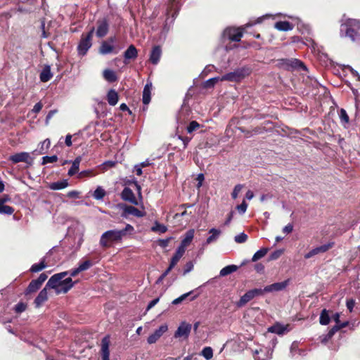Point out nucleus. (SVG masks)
Instances as JSON below:
<instances>
[{
  "label": "nucleus",
  "mask_w": 360,
  "mask_h": 360,
  "mask_svg": "<svg viewBox=\"0 0 360 360\" xmlns=\"http://www.w3.org/2000/svg\"><path fill=\"white\" fill-rule=\"evenodd\" d=\"M193 269V264L192 262H188L186 265L184 270V275H186V274L191 271Z\"/></svg>",
  "instance_id": "obj_56"
},
{
  "label": "nucleus",
  "mask_w": 360,
  "mask_h": 360,
  "mask_svg": "<svg viewBox=\"0 0 360 360\" xmlns=\"http://www.w3.org/2000/svg\"><path fill=\"white\" fill-rule=\"evenodd\" d=\"M110 335H105L101 340V353L102 356V360H110Z\"/></svg>",
  "instance_id": "obj_13"
},
{
  "label": "nucleus",
  "mask_w": 360,
  "mask_h": 360,
  "mask_svg": "<svg viewBox=\"0 0 360 360\" xmlns=\"http://www.w3.org/2000/svg\"><path fill=\"white\" fill-rule=\"evenodd\" d=\"M200 127V124H198L196 121H192L190 122L188 126L187 127V131L189 134H191L194 131L199 129Z\"/></svg>",
  "instance_id": "obj_48"
},
{
  "label": "nucleus",
  "mask_w": 360,
  "mask_h": 360,
  "mask_svg": "<svg viewBox=\"0 0 360 360\" xmlns=\"http://www.w3.org/2000/svg\"><path fill=\"white\" fill-rule=\"evenodd\" d=\"M332 245H333L332 243H328V244L323 245L321 246L313 248L311 250H310L309 252H307L304 255V258L309 259V258L313 257L314 256L319 255L320 253L326 252V251H328L329 249L331 248Z\"/></svg>",
  "instance_id": "obj_17"
},
{
  "label": "nucleus",
  "mask_w": 360,
  "mask_h": 360,
  "mask_svg": "<svg viewBox=\"0 0 360 360\" xmlns=\"http://www.w3.org/2000/svg\"><path fill=\"white\" fill-rule=\"evenodd\" d=\"M248 206V203L243 200L241 204L236 206V210L238 211L239 214H243L246 212Z\"/></svg>",
  "instance_id": "obj_51"
},
{
  "label": "nucleus",
  "mask_w": 360,
  "mask_h": 360,
  "mask_svg": "<svg viewBox=\"0 0 360 360\" xmlns=\"http://www.w3.org/2000/svg\"><path fill=\"white\" fill-rule=\"evenodd\" d=\"M68 186V180L64 179L59 181L53 182L49 184V188L53 191L61 190Z\"/></svg>",
  "instance_id": "obj_33"
},
{
  "label": "nucleus",
  "mask_w": 360,
  "mask_h": 360,
  "mask_svg": "<svg viewBox=\"0 0 360 360\" xmlns=\"http://www.w3.org/2000/svg\"><path fill=\"white\" fill-rule=\"evenodd\" d=\"M118 50H116L114 46L109 43V41H103L100 48L99 53L102 55H107L112 53H117Z\"/></svg>",
  "instance_id": "obj_19"
},
{
  "label": "nucleus",
  "mask_w": 360,
  "mask_h": 360,
  "mask_svg": "<svg viewBox=\"0 0 360 360\" xmlns=\"http://www.w3.org/2000/svg\"><path fill=\"white\" fill-rule=\"evenodd\" d=\"M238 269L237 266L236 265H228L225 267H224L222 269H221L219 272L220 276H226L229 274H231V273L236 271Z\"/></svg>",
  "instance_id": "obj_37"
},
{
  "label": "nucleus",
  "mask_w": 360,
  "mask_h": 360,
  "mask_svg": "<svg viewBox=\"0 0 360 360\" xmlns=\"http://www.w3.org/2000/svg\"><path fill=\"white\" fill-rule=\"evenodd\" d=\"M181 4L180 0H169L166 15H167V20H169V16L171 15L173 21L178 14L180 9Z\"/></svg>",
  "instance_id": "obj_9"
},
{
  "label": "nucleus",
  "mask_w": 360,
  "mask_h": 360,
  "mask_svg": "<svg viewBox=\"0 0 360 360\" xmlns=\"http://www.w3.org/2000/svg\"><path fill=\"white\" fill-rule=\"evenodd\" d=\"M47 279V276L46 274L44 273H42L39 275V276L38 277L37 279H36L35 281L40 285H41L42 283Z\"/></svg>",
  "instance_id": "obj_58"
},
{
  "label": "nucleus",
  "mask_w": 360,
  "mask_h": 360,
  "mask_svg": "<svg viewBox=\"0 0 360 360\" xmlns=\"http://www.w3.org/2000/svg\"><path fill=\"white\" fill-rule=\"evenodd\" d=\"M121 198L122 200L125 201H128L131 202L133 205H138L139 202L136 200L134 192L132 190L128 187H125L122 193H121Z\"/></svg>",
  "instance_id": "obj_18"
},
{
  "label": "nucleus",
  "mask_w": 360,
  "mask_h": 360,
  "mask_svg": "<svg viewBox=\"0 0 360 360\" xmlns=\"http://www.w3.org/2000/svg\"><path fill=\"white\" fill-rule=\"evenodd\" d=\"M293 230V226L292 224H288L283 229V232L285 234L290 233Z\"/></svg>",
  "instance_id": "obj_61"
},
{
  "label": "nucleus",
  "mask_w": 360,
  "mask_h": 360,
  "mask_svg": "<svg viewBox=\"0 0 360 360\" xmlns=\"http://www.w3.org/2000/svg\"><path fill=\"white\" fill-rule=\"evenodd\" d=\"M13 163L16 164L19 162H25L28 165L33 164L34 159L30 156L27 152H20L11 155L8 158Z\"/></svg>",
  "instance_id": "obj_8"
},
{
  "label": "nucleus",
  "mask_w": 360,
  "mask_h": 360,
  "mask_svg": "<svg viewBox=\"0 0 360 360\" xmlns=\"http://www.w3.org/2000/svg\"><path fill=\"white\" fill-rule=\"evenodd\" d=\"M49 288H46V285L44 289H42L37 297L34 300V304L37 307H39L45 301L48 299V293H47V289Z\"/></svg>",
  "instance_id": "obj_23"
},
{
  "label": "nucleus",
  "mask_w": 360,
  "mask_h": 360,
  "mask_svg": "<svg viewBox=\"0 0 360 360\" xmlns=\"http://www.w3.org/2000/svg\"><path fill=\"white\" fill-rule=\"evenodd\" d=\"M16 313H21L26 309V304L22 302L18 303L14 308Z\"/></svg>",
  "instance_id": "obj_54"
},
{
  "label": "nucleus",
  "mask_w": 360,
  "mask_h": 360,
  "mask_svg": "<svg viewBox=\"0 0 360 360\" xmlns=\"http://www.w3.org/2000/svg\"><path fill=\"white\" fill-rule=\"evenodd\" d=\"M201 354L205 359L210 360L213 356V350L210 347H206L202 350Z\"/></svg>",
  "instance_id": "obj_46"
},
{
  "label": "nucleus",
  "mask_w": 360,
  "mask_h": 360,
  "mask_svg": "<svg viewBox=\"0 0 360 360\" xmlns=\"http://www.w3.org/2000/svg\"><path fill=\"white\" fill-rule=\"evenodd\" d=\"M185 250L183 248L178 247L174 256L172 257L169 265L171 267H174L180 259L182 257L185 252Z\"/></svg>",
  "instance_id": "obj_26"
},
{
  "label": "nucleus",
  "mask_w": 360,
  "mask_h": 360,
  "mask_svg": "<svg viewBox=\"0 0 360 360\" xmlns=\"http://www.w3.org/2000/svg\"><path fill=\"white\" fill-rule=\"evenodd\" d=\"M119 96L118 94L115 89H110L107 94V101L109 105L114 106L118 102Z\"/></svg>",
  "instance_id": "obj_30"
},
{
  "label": "nucleus",
  "mask_w": 360,
  "mask_h": 360,
  "mask_svg": "<svg viewBox=\"0 0 360 360\" xmlns=\"http://www.w3.org/2000/svg\"><path fill=\"white\" fill-rule=\"evenodd\" d=\"M151 90H152V83L148 82L143 91V103L145 105H148L150 101L151 96Z\"/></svg>",
  "instance_id": "obj_25"
},
{
  "label": "nucleus",
  "mask_w": 360,
  "mask_h": 360,
  "mask_svg": "<svg viewBox=\"0 0 360 360\" xmlns=\"http://www.w3.org/2000/svg\"><path fill=\"white\" fill-rule=\"evenodd\" d=\"M45 262V258H43L41 262L38 264H34L30 268V271L33 273L39 272L46 267Z\"/></svg>",
  "instance_id": "obj_38"
},
{
  "label": "nucleus",
  "mask_w": 360,
  "mask_h": 360,
  "mask_svg": "<svg viewBox=\"0 0 360 360\" xmlns=\"http://www.w3.org/2000/svg\"><path fill=\"white\" fill-rule=\"evenodd\" d=\"M171 239H172V238L169 237L166 239L160 240L158 242V244L160 247L165 248L168 246V244H169V241L171 240Z\"/></svg>",
  "instance_id": "obj_57"
},
{
  "label": "nucleus",
  "mask_w": 360,
  "mask_h": 360,
  "mask_svg": "<svg viewBox=\"0 0 360 360\" xmlns=\"http://www.w3.org/2000/svg\"><path fill=\"white\" fill-rule=\"evenodd\" d=\"M251 72L250 68L243 67L235 70L233 72H229L223 75L221 78L223 81L240 82L245 77L248 76Z\"/></svg>",
  "instance_id": "obj_4"
},
{
  "label": "nucleus",
  "mask_w": 360,
  "mask_h": 360,
  "mask_svg": "<svg viewBox=\"0 0 360 360\" xmlns=\"http://www.w3.org/2000/svg\"><path fill=\"white\" fill-rule=\"evenodd\" d=\"M95 28L92 27L87 34H82L80 41L77 46V51L79 55L84 56L92 46V37Z\"/></svg>",
  "instance_id": "obj_5"
},
{
  "label": "nucleus",
  "mask_w": 360,
  "mask_h": 360,
  "mask_svg": "<svg viewBox=\"0 0 360 360\" xmlns=\"http://www.w3.org/2000/svg\"><path fill=\"white\" fill-rule=\"evenodd\" d=\"M80 272H82L81 270L79 269V267H77V268L68 271V275H70V278L75 277Z\"/></svg>",
  "instance_id": "obj_64"
},
{
  "label": "nucleus",
  "mask_w": 360,
  "mask_h": 360,
  "mask_svg": "<svg viewBox=\"0 0 360 360\" xmlns=\"http://www.w3.org/2000/svg\"><path fill=\"white\" fill-rule=\"evenodd\" d=\"M161 56V49L160 46H155L151 51L150 60V62L156 65L160 60Z\"/></svg>",
  "instance_id": "obj_27"
},
{
  "label": "nucleus",
  "mask_w": 360,
  "mask_h": 360,
  "mask_svg": "<svg viewBox=\"0 0 360 360\" xmlns=\"http://www.w3.org/2000/svg\"><path fill=\"white\" fill-rule=\"evenodd\" d=\"M195 231L194 229H190L185 233L184 238L181 242V244L179 247L183 248L184 250H186V248L190 243L192 242L194 237Z\"/></svg>",
  "instance_id": "obj_21"
},
{
  "label": "nucleus",
  "mask_w": 360,
  "mask_h": 360,
  "mask_svg": "<svg viewBox=\"0 0 360 360\" xmlns=\"http://www.w3.org/2000/svg\"><path fill=\"white\" fill-rule=\"evenodd\" d=\"M151 231H153V232L163 233L167 231V228L165 225L160 224L158 221H156L155 222L154 226H152Z\"/></svg>",
  "instance_id": "obj_39"
},
{
  "label": "nucleus",
  "mask_w": 360,
  "mask_h": 360,
  "mask_svg": "<svg viewBox=\"0 0 360 360\" xmlns=\"http://www.w3.org/2000/svg\"><path fill=\"white\" fill-rule=\"evenodd\" d=\"M13 212L14 209L11 206L5 205L0 206V214L11 215L13 213Z\"/></svg>",
  "instance_id": "obj_47"
},
{
  "label": "nucleus",
  "mask_w": 360,
  "mask_h": 360,
  "mask_svg": "<svg viewBox=\"0 0 360 360\" xmlns=\"http://www.w3.org/2000/svg\"><path fill=\"white\" fill-rule=\"evenodd\" d=\"M192 293V291H190L187 293H185V294H183L182 295H181L180 297L174 299L173 301H172V304H174V305H176V304H180L181 302H182L186 297H188Z\"/></svg>",
  "instance_id": "obj_50"
},
{
  "label": "nucleus",
  "mask_w": 360,
  "mask_h": 360,
  "mask_svg": "<svg viewBox=\"0 0 360 360\" xmlns=\"http://www.w3.org/2000/svg\"><path fill=\"white\" fill-rule=\"evenodd\" d=\"M268 250H269L267 248H262V249L259 250L254 254V255L252 258V261L256 262V261L260 259L261 258L264 257L266 255Z\"/></svg>",
  "instance_id": "obj_40"
},
{
  "label": "nucleus",
  "mask_w": 360,
  "mask_h": 360,
  "mask_svg": "<svg viewBox=\"0 0 360 360\" xmlns=\"http://www.w3.org/2000/svg\"><path fill=\"white\" fill-rule=\"evenodd\" d=\"M192 325L185 321L181 322L174 333V338H187L191 333Z\"/></svg>",
  "instance_id": "obj_12"
},
{
  "label": "nucleus",
  "mask_w": 360,
  "mask_h": 360,
  "mask_svg": "<svg viewBox=\"0 0 360 360\" xmlns=\"http://www.w3.org/2000/svg\"><path fill=\"white\" fill-rule=\"evenodd\" d=\"M103 75L105 79L108 82H113L117 80L116 74L113 70L109 69L105 70L103 71Z\"/></svg>",
  "instance_id": "obj_36"
},
{
  "label": "nucleus",
  "mask_w": 360,
  "mask_h": 360,
  "mask_svg": "<svg viewBox=\"0 0 360 360\" xmlns=\"http://www.w3.org/2000/svg\"><path fill=\"white\" fill-rule=\"evenodd\" d=\"M243 188V185L242 184H237L235 186L233 192L231 193V197L233 199H236L238 196L239 193L241 191L242 188Z\"/></svg>",
  "instance_id": "obj_52"
},
{
  "label": "nucleus",
  "mask_w": 360,
  "mask_h": 360,
  "mask_svg": "<svg viewBox=\"0 0 360 360\" xmlns=\"http://www.w3.org/2000/svg\"><path fill=\"white\" fill-rule=\"evenodd\" d=\"M68 271H63L53 275L46 283V288L53 289L56 294L66 293L74 285L70 277L66 278Z\"/></svg>",
  "instance_id": "obj_2"
},
{
  "label": "nucleus",
  "mask_w": 360,
  "mask_h": 360,
  "mask_svg": "<svg viewBox=\"0 0 360 360\" xmlns=\"http://www.w3.org/2000/svg\"><path fill=\"white\" fill-rule=\"evenodd\" d=\"M349 326H350V323L349 321L342 322L339 320V333H345V330H344V329Z\"/></svg>",
  "instance_id": "obj_55"
},
{
  "label": "nucleus",
  "mask_w": 360,
  "mask_h": 360,
  "mask_svg": "<svg viewBox=\"0 0 360 360\" xmlns=\"http://www.w3.org/2000/svg\"><path fill=\"white\" fill-rule=\"evenodd\" d=\"M320 323L321 325H327L330 322V317L328 313V311L326 309H323L320 315Z\"/></svg>",
  "instance_id": "obj_43"
},
{
  "label": "nucleus",
  "mask_w": 360,
  "mask_h": 360,
  "mask_svg": "<svg viewBox=\"0 0 360 360\" xmlns=\"http://www.w3.org/2000/svg\"><path fill=\"white\" fill-rule=\"evenodd\" d=\"M58 160V157L56 155L52 156H44L42 158V165H46L48 163H53Z\"/></svg>",
  "instance_id": "obj_49"
},
{
  "label": "nucleus",
  "mask_w": 360,
  "mask_h": 360,
  "mask_svg": "<svg viewBox=\"0 0 360 360\" xmlns=\"http://www.w3.org/2000/svg\"><path fill=\"white\" fill-rule=\"evenodd\" d=\"M286 65L295 69H306V67L304 65V63L297 59L288 60Z\"/></svg>",
  "instance_id": "obj_35"
},
{
  "label": "nucleus",
  "mask_w": 360,
  "mask_h": 360,
  "mask_svg": "<svg viewBox=\"0 0 360 360\" xmlns=\"http://www.w3.org/2000/svg\"><path fill=\"white\" fill-rule=\"evenodd\" d=\"M94 262L90 259H85L82 262H81L79 264V269L81 270V271H84L86 270H88L90 267H91L94 265Z\"/></svg>",
  "instance_id": "obj_41"
},
{
  "label": "nucleus",
  "mask_w": 360,
  "mask_h": 360,
  "mask_svg": "<svg viewBox=\"0 0 360 360\" xmlns=\"http://www.w3.org/2000/svg\"><path fill=\"white\" fill-rule=\"evenodd\" d=\"M275 28L280 31H288L292 30V25L287 21H279L275 23Z\"/></svg>",
  "instance_id": "obj_34"
},
{
  "label": "nucleus",
  "mask_w": 360,
  "mask_h": 360,
  "mask_svg": "<svg viewBox=\"0 0 360 360\" xmlns=\"http://www.w3.org/2000/svg\"><path fill=\"white\" fill-rule=\"evenodd\" d=\"M53 77L49 65H45L40 73V80L43 82L49 81Z\"/></svg>",
  "instance_id": "obj_31"
},
{
  "label": "nucleus",
  "mask_w": 360,
  "mask_h": 360,
  "mask_svg": "<svg viewBox=\"0 0 360 360\" xmlns=\"http://www.w3.org/2000/svg\"><path fill=\"white\" fill-rule=\"evenodd\" d=\"M50 145V140L49 139H46L39 143V149L34 150L33 153H34L35 155L44 154L46 152V150L49 148Z\"/></svg>",
  "instance_id": "obj_29"
},
{
  "label": "nucleus",
  "mask_w": 360,
  "mask_h": 360,
  "mask_svg": "<svg viewBox=\"0 0 360 360\" xmlns=\"http://www.w3.org/2000/svg\"><path fill=\"white\" fill-rule=\"evenodd\" d=\"M168 326L167 324H163L159 327L158 329L151 334L147 340L148 344H153L158 341V340L167 331Z\"/></svg>",
  "instance_id": "obj_16"
},
{
  "label": "nucleus",
  "mask_w": 360,
  "mask_h": 360,
  "mask_svg": "<svg viewBox=\"0 0 360 360\" xmlns=\"http://www.w3.org/2000/svg\"><path fill=\"white\" fill-rule=\"evenodd\" d=\"M339 118L341 124L345 129H349L351 126V122L347 111L344 108H340L339 109Z\"/></svg>",
  "instance_id": "obj_22"
},
{
  "label": "nucleus",
  "mask_w": 360,
  "mask_h": 360,
  "mask_svg": "<svg viewBox=\"0 0 360 360\" xmlns=\"http://www.w3.org/2000/svg\"><path fill=\"white\" fill-rule=\"evenodd\" d=\"M289 284V280L282 282L274 283L273 284L265 286L262 289V295L267 292H279L284 290Z\"/></svg>",
  "instance_id": "obj_11"
},
{
  "label": "nucleus",
  "mask_w": 360,
  "mask_h": 360,
  "mask_svg": "<svg viewBox=\"0 0 360 360\" xmlns=\"http://www.w3.org/2000/svg\"><path fill=\"white\" fill-rule=\"evenodd\" d=\"M67 196L70 198H78L79 197V192L77 191H71L67 193Z\"/></svg>",
  "instance_id": "obj_60"
},
{
  "label": "nucleus",
  "mask_w": 360,
  "mask_h": 360,
  "mask_svg": "<svg viewBox=\"0 0 360 360\" xmlns=\"http://www.w3.org/2000/svg\"><path fill=\"white\" fill-rule=\"evenodd\" d=\"M41 285L35 281V280H32L27 288V293H31V292H34L35 291H37V290H39L40 288Z\"/></svg>",
  "instance_id": "obj_44"
},
{
  "label": "nucleus",
  "mask_w": 360,
  "mask_h": 360,
  "mask_svg": "<svg viewBox=\"0 0 360 360\" xmlns=\"http://www.w3.org/2000/svg\"><path fill=\"white\" fill-rule=\"evenodd\" d=\"M354 304H355V301L353 299L347 300L346 305H347L348 310L350 312L352 311Z\"/></svg>",
  "instance_id": "obj_59"
},
{
  "label": "nucleus",
  "mask_w": 360,
  "mask_h": 360,
  "mask_svg": "<svg viewBox=\"0 0 360 360\" xmlns=\"http://www.w3.org/2000/svg\"><path fill=\"white\" fill-rule=\"evenodd\" d=\"M288 326H283L279 323H276V324L270 326L268 328V332L275 333L277 335H283L285 333L289 331L288 329Z\"/></svg>",
  "instance_id": "obj_20"
},
{
  "label": "nucleus",
  "mask_w": 360,
  "mask_h": 360,
  "mask_svg": "<svg viewBox=\"0 0 360 360\" xmlns=\"http://www.w3.org/2000/svg\"><path fill=\"white\" fill-rule=\"evenodd\" d=\"M340 35L354 41L360 36V21L355 19H348L340 25Z\"/></svg>",
  "instance_id": "obj_3"
},
{
  "label": "nucleus",
  "mask_w": 360,
  "mask_h": 360,
  "mask_svg": "<svg viewBox=\"0 0 360 360\" xmlns=\"http://www.w3.org/2000/svg\"><path fill=\"white\" fill-rule=\"evenodd\" d=\"M209 233L211 234L206 240L205 244L209 245L214 242H216L219 238L221 231L214 228L211 229L209 231Z\"/></svg>",
  "instance_id": "obj_28"
},
{
  "label": "nucleus",
  "mask_w": 360,
  "mask_h": 360,
  "mask_svg": "<svg viewBox=\"0 0 360 360\" xmlns=\"http://www.w3.org/2000/svg\"><path fill=\"white\" fill-rule=\"evenodd\" d=\"M221 78V77H216L209 79L204 82L203 86L207 89L212 88L215 85L216 83L219 81H222Z\"/></svg>",
  "instance_id": "obj_42"
},
{
  "label": "nucleus",
  "mask_w": 360,
  "mask_h": 360,
  "mask_svg": "<svg viewBox=\"0 0 360 360\" xmlns=\"http://www.w3.org/2000/svg\"><path fill=\"white\" fill-rule=\"evenodd\" d=\"M118 206L120 209L123 210V212L121 214V216L123 218H127L129 215H133L136 217H143L146 214L144 212H142L137 209L136 207L131 205L119 204Z\"/></svg>",
  "instance_id": "obj_7"
},
{
  "label": "nucleus",
  "mask_w": 360,
  "mask_h": 360,
  "mask_svg": "<svg viewBox=\"0 0 360 360\" xmlns=\"http://www.w3.org/2000/svg\"><path fill=\"white\" fill-rule=\"evenodd\" d=\"M223 35L231 41H239L243 37L242 28L228 27L224 31Z\"/></svg>",
  "instance_id": "obj_10"
},
{
  "label": "nucleus",
  "mask_w": 360,
  "mask_h": 360,
  "mask_svg": "<svg viewBox=\"0 0 360 360\" xmlns=\"http://www.w3.org/2000/svg\"><path fill=\"white\" fill-rule=\"evenodd\" d=\"M262 295V288H255L246 292L236 303V306L239 308L245 306L248 302L254 299L255 297Z\"/></svg>",
  "instance_id": "obj_6"
},
{
  "label": "nucleus",
  "mask_w": 360,
  "mask_h": 360,
  "mask_svg": "<svg viewBox=\"0 0 360 360\" xmlns=\"http://www.w3.org/2000/svg\"><path fill=\"white\" fill-rule=\"evenodd\" d=\"M82 161V158L80 156L75 158V160L72 162V167L69 169L68 174L70 176L76 174L79 172V165Z\"/></svg>",
  "instance_id": "obj_32"
},
{
  "label": "nucleus",
  "mask_w": 360,
  "mask_h": 360,
  "mask_svg": "<svg viewBox=\"0 0 360 360\" xmlns=\"http://www.w3.org/2000/svg\"><path fill=\"white\" fill-rule=\"evenodd\" d=\"M272 198H273V194L271 193L263 194L260 197V201L261 202H264L266 200L271 199Z\"/></svg>",
  "instance_id": "obj_62"
},
{
  "label": "nucleus",
  "mask_w": 360,
  "mask_h": 360,
  "mask_svg": "<svg viewBox=\"0 0 360 360\" xmlns=\"http://www.w3.org/2000/svg\"><path fill=\"white\" fill-rule=\"evenodd\" d=\"M248 239V236L245 233H240L235 236L234 240L237 243H245Z\"/></svg>",
  "instance_id": "obj_53"
},
{
  "label": "nucleus",
  "mask_w": 360,
  "mask_h": 360,
  "mask_svg": "<svg viewBox=\"0 0 360 360\" xmlns=\"http://www.w3.org/2000/svg\"><path fill=\"white\" fill-rule=\"evenodd\" d=\"M333 319L336 324L333 326L327 334L320 336L321 342L323 344L327 345L338 331V313L333 315Z\"/></svg>",
  "instance_id": "obj_14"
},
{
  "label": "nucleus",
  "mask_w": 360,
  "mask_h": 360,
  "mask_svg": "<svg viewBox=\"0 0 360 360\" xmlns=\"http://www.w3.org/2000/svg\"><path fill=\"white\" fill-rule=\"evenodd\" d=\"M43 105L41 102L37 103L32 109V112L34 113H38L42 108Z\"/></svg>",
  "instance_id": "obj_63"
},
{
  "label": "nucleus",
  "mask_w": 360,
  "mask_h": 360,
  "mask_svg": "<svg viewBox=\"0 0 360 360\" xmlns=\"http://www.w3.org/2000/svg\"><path fill=\"white\" fill-rule=\"evenodd\" d=\"M134 228L131 224H127L122 230L112 229L105 231L101 236L100 245L103 248H109L115 243H120L127 234H132Z\"/></svg>",
  "instance_id": "obj_1"
},
{
  "label": "nucleus",
  "mask_w": 360,
  "mask_h": 360,
  "mask_svg": "<svg viewBox=\"0 0 360 360\" xmlns=\"http://www.w3.org/2000/svg\"><path fill=\"white\" fill-rule=\"evenodd\" d=\"M105 195V190L103 188H102L101 186H98L94 191L93 196L96 200H101L103 198Z\"/></svg>",
  "instance_id": "obj_45"
},
{
  "label": "nucleus",
  "mask_w": 360,
  "mask_h": 360,
  "mask_svg": "<svg viewBox=\"0 0 360 360\" xmlns=\"http://www.w3.org/2000/svg\"><path fill=\"white\" fill-rule=\"evenodd\" d=\"M97 29L96 32V34L98 38H102L105 37L109 30V24L106 19H102L97 21Z\"/></svg>",
  "instance_id": "obj_15"
},
{
  "label": "nucleus",
  "mask_w": 360,
  "mask_h": 360,
  "mask_svg": "<svg viewBox=\"0 0 360 360\" xmlns=\"http://www.w3.org/2000/svg\"><path fill=\"white\" fill-rule=\"evenodd\" d=\"M138 56L136 48L134 45H130L124 53V58L125 60H134Z\"/></svg>",
  "instance_id": "obj_24"
}]
</instances>
